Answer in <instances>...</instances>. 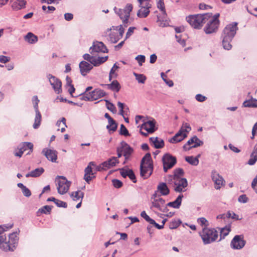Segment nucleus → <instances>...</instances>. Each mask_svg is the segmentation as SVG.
<instances>
[{
  "label": "nucleus",
  "mask_w": 257,
  "mask_h": 257,
  "mask_svg": "<svg viewBox=\"0 0 257 257\" xmlns=\"http://www.w3.org/2000/svg\"><path fill=\"white\" fill-rule=\"evenodd\" d=\"M12 227L13 224L0 225V242H1L0 248L5 251H14L18 244L19 239L17 236V232L10 234L8 241H5L6 240L5 231Z\"/></svg>",
  "instance_id": "f257e3e1"
},
{
  "label": "nucleus",
  "mask_w": 257,
  "mask_h": 257,
  "mask_svg": "<svg viewBox=\"0 0 257 257\" xmlns=\"http://www.w3.org/2000/svg\"><path fill=\"white\" fill-rule=\"evenodd\" d=\"M119 162H103L100 165L97 166L94 162H90L87 167L84 170L83 179L89 183L93 178H95V174L97 171L106 170L111 167L115 166Z\"/></svg>",
  "instance_id": "f03ea898"
},
{
  "label": "nucleus",
  "mask_w": 257,
  "mask_h": 257,
  "mask_svg": "<svg viewBox=\"0 0 257 257\" xmlns=\"http://www.w3.org/2000/svg\"><path fill=\"white\" fill-rule=\"evenodd\" d=\"M209 15L207 13L190 15L186 18L187 22L192 27L196 29H200L203 24L205 23L209 18Z\"/></svg>",
  "instance_id": "7ed1b4c3"
},
{
  "label": "nucleus",
  "mask_w": 257,
  "mask_h": 257,
  "mask_svg": "<svg viewBox=\"0 0 257 257\" xmlns=\"http://www.w3.org/2000/svg\"><path fill=\"white\" fill-rule=\"evenodd\" d=\"M124 30V28L121 25L116 27L112 26L105 32V36L108 37L111 42L115 43L122 38Z\"/></svg>",
  "instance_id": "20e7f679"
},
{
  "label": "nucleus",
  "mask_w": 257,
  "mask_h": 257,
  "mask_svg": "<svg viewBox=\"0 0 257 257\" xmlns=\"http://www.w3.org/2000/svg\"><path fill=\"white\" fill-rule=\"evenodd\" d=\"M207 14H209V17L207 19V24L204 27V32L206 34L215 33L217 31L219 25V20L218 19L219 14H216L213 16H212L211 13H207Z\"/></svg>",
  "instance_id": "39448f33"
},
{
  "label": "nucleus",
  "mask_w": 257,
  "mask_h": 257,
  "mask_svg": "<svg viewBox=\"0 0 257 257\" xmlns=\"http://www.w3.org/2000/svg\"><path fill=\"white\" fill-rule=\"evenodd\" d=\"M55 182L57 185L58 193L63 195L68 192L71 185V182L68 181L65 177L57 176L55 178Z\"/></svg>",
  "instance_id": "423d86ee"
},
{
  "label": "nucleus",
  "mask_w": 257,
  "mask_h": 257,
  "mask_svg": "<svg viewBox=\"0 0 257 257\" xmlns=\"http://www.w3.org/2000/svg\"><path fill=\"white\" fill-rule=\"evenodd\" d=\"M200 236L204 244H207L216 240L218 237V232L213 228H204L200 233Z\"/></svg>",
  "instance_id": "0eeeda50"
},
{
  "label": "nucleus",
  "mask_w": 257,
  "mask_h": 257,
  "mask_svg": "<svg viewBox=\"0 0 257 257\" xmlns=\"http://www.w3.org/2000/svg\"><path fill=\"white\" fill-rule=\"evenodd\" d=\"M191 130L190 124L185 122L182 124L179 132L170 139L171 143H176L181 142L187 137V133Z\"/></svg>",
  "instance_id": "6e6552de"
},
{
  "label": "nucleus",
  "mask_w": 257,
  "mask_h": 257,
  "mask_svg": "<svg viewBox=\"0 0 257 257\" xmlns=\"http://www.w3.org/2000/svg\"><path fill=\"white\" fill-rule=\"evenodd\" d=\"M237 25L236 23H232L225 27L222 35V38H223V42H228L230 40L232 39L237 30Z\"/></svg>",
  "instance_id": "1a4fd4ad"
},
{
  "label": "nucleus",
  "mask_w": 257,
  "mask_h": 257,
  "mask_svg": "<svg viewBox=\"0 0 257 257\" xmlns=\"http://www.w3.org/2000/svg\"><path fill=\"white\" fill-rule=\"evenodd\" d=\"M153 171V162H141L140 175L144 179L148 178Z\"/></svg>",
  "instance_id": "9d476101"
},
{
  "label": "nucleus",
  "mask_w": 257,
  "mask_h": 257,
  "mask_svg": "<svg viewBox=\"0 0 257 257\" xmlns=\"http://www.w3.org/2000/svg\"><path fill=\"white\" fill-rule=\"evenodd\" d=\"M156 121L155 119L144 122L141 125L140 133L144 136L147 137L148 134L153 133L157 128H155Z\"/></svg>",
  "instance_id": "9b49d317"
},
{
  "label": "nucleus",
  "mask_w": 257,
  "mask_h": 257,
  "mask_svg": "<svg viewBox=\"0 0 257 257\" xmlns=\"http://www.w3.org/2000/svg\"><path fill=\"white\" fill-rule=\"evenodd\" d=\"M133 151V149L127 143L122 142L120 144V147L117 148L118 156L120 157L123 155L125 160L129 159Z\"/></svg>",
  "instance_id": "f8f14e48"
},
{
  "label": "nucleus",
  "mask_w": 257,
  "mask_h": 257,
  "mask_svg": "<svg viewBox=\"0 0 257 257\" xmlns=\"http://www.w3.org/2000/svg\"><path fill=\"white\" fill-rule=\"evenodd\" d=\"M116 13L119 16L122 20L124 24L127 23L130 16V12L133 10V6L131 4H127L123 9H117L115 8Z\"/></svg>",
  "instance_id": "ddd939ff"
},
{
  "label": "nucleus",
  "mask_w": 257,
  "mask_h": 257,
  "mask_svg": "<svg viewBox=\"0 0 257 257\" xmlns=\"http://www.w3.org/2000/svg\"><path fill=\"white\" fill-rule=\"evenodd\" d=\"M106 95L105 92L100 89H95L90 92L85 94L84 99L88 101L97 100Z\"/></svg>",
  "instance_id": "4468645a"
},
{
  "label": "nucleus",
  "mask_w": 257,
  "mask_h": 257,
  "mask_svg": "<svg viewBox=\"0 0 257 257\" xmlns=\"http://www.w3.org/2000/svg\"><path fill=\"white\" fill-rule=\"evenodd\" d=\"M174 183L175 185L174 190L177 192L185 191V189L188 185V182L186 178H181L179 176L173 177Z\"/></svg>",
  "instance_id": "2eb2a0df"
},
{
  "label": "nucleus",
  "mask_w": 257,
  "mask_h": 257,
  "mask_svg": "<svg viewBox=\"0 0 257 257\" xmlns=\"http://www.w3.org/2000/svg\"><path fill=\"white\" fill-rule=\"evenodd\" d=\"M152 206L158 210H160L165 205V201L155 192L151 197Z\"/></svg>",
  "instance_id": "dca6fc26"
},
{
  "label": "nucleus",
  "mask_w": 257,
  "mask_h": 257,
  "mask_svg": "<svg viewBox=\"0 0 257 257\" xmlns=\"http://www.w3.org/2000/svg\"><path fill=\"white\" fill-rule=\"evenodd\" d=\"M33 99H34V101H35V102L34 108L35 109V112H36V116H35V122H34V123L33 124V127L35 129H36V128H38L39 127V126L40 125L42 116H41V114L38 109V104L39 101V100L38 99L37 96H34Z\"/></svg>",
  "instance_id": "f3484780"
},
{
  "label": "nucleus",
  "mask_w": 257,
  "mask_h": 257,
  "mask_svg": "<svg viewBox=\"0 0 257 257\" xmlns=\"http://www.w3.org/2000/svg\"><path fill=\"white\" fill-rule=\"evenodd\" d=\"M245 244V240L241 235H235L231 240L230 245L232 248L240 249L244 247Z\"/></svg>",
  "instance_id": "a211bd4d"
},
{
  "label": "nucleus",
  "mask_w": 257,
  "mask_h": 257,
  "mask_svg": "<svg viewBox=\"0 0 257 257\" xmlns=\"http://www.w3.org/2000/svg\"><path fill=\"white\" fill-rule=\"evenodd\" d=\"M48 78L54 91L58 94L60 93L62 91L61 81L51 74L48 75Z\"/></svg>",
  "instance_id": "6ab92c4d"
},
{
  "label": "nucleus",
  "mask_w": 257,
  "mask_h": 257,
  "mask_svg": "<svg viewBox=\"0 0 257 257\" xmlns=\"http://www.w3.org/2000/svg\"><path fill=\"white\" fill-rule=\"evenodd\" d=\"M203 144V142L201 141L196 136H194L189 140L186 144L184 145V149L185 150H189L193 148H196Z\"/></svg>",
  "instance_id": "aec40b11"
},
{
  "label": "nucleus",
  "mask_w": 257,
  "mask_h": 257,
  "mask_svg": "<svg viewBox=\"0 0 257 257\" xmlns=\"http://www.w3.org/2000/svg\"><path fill=\"white\" fill-rule=\"evenodd\" d=\"M90 52L93 54L94 53H107L108 50L102 42H96L93 43V45L90 48Z\"/></svg>",
  "instance_id": "412c9836"
},
{
  "label": "nucleus",
  "mask_w": 257,
  "mask_h": 257,
  "mask_svg": "<svg viewBox=\"0 0 257 257\" xmlns=\"http://www.w3.org/2000/svg\"><path fill=\"white\" fill-rule=\"evenodd\" d=\"M211 177L213 181L214 182L215 188L216 189H219L222 186L224 185L223 178L216 171H212Z\"/></svg>",
  "instance_id": "4be33fe9"
},
{
  "label": "nucleus",
  "mask_w": 257,
  "mask_h": 257,
  "mask_svg": "<svg viewBox=\"0 0 257 257\" xmlns=\"http://www.w3.org/2000/svg\"><path fill=\"white\" fill-rule=\"evenodd\" d=\"M93 68V66L88 62L83 61L79 64V68L81 73L82 75L85 76Z\"/></svg>",
  "instance_id": "5701e85b"
},
{
  "label": "nucleus",
  "mask_w": 257,
  "mask_h": 257,
  "mask_svg": "<svg viewBox=\"0 0 257 257\" xmlns=\"http://www.w3.org/2000/svg\"><path fill=\"white\" fill-rule=\"evenodd\" d=\"M45 156L50 161H56L57 159V152L53 150L46 149L43 150Z\"/></svg>",
  "instance_id": "b1692460"
},
{
  "label": "nucleus",
  "mask_w": 257,
  "mask_h": 257,
  "mask_svg": "<svg viewBox=\"0 0 257 257\" xmlns=\"http://www.w3.org/2000/svg\"><path fill=\"white\" fill-rule=\"evenodd\" d=\"M150 141L156 148H162L164 146V141L158 137H151L150 138Z\"/></svg>",
  "instance_id": "393cba45"
},
{
  "label": "nucleus",
  "mask_w": 257,
  "mask_h": 257,
  "mask_svg": "<svg viewBox=\"0 0 257 257\" xmlns=\"http://www.w3.org/2000/svg\"><path fill=\"white\" fill-rule=\"evenodd\" d=\"M183 197V195L182 194L179 195L175 201L167 203V206L174 208H179L181 204Z\"/></svg>",
  "instance_id": "a878e982"
},
{
  "label": "nucleus",
  "mask_w": 257,
  "mask_h": 257,
  "mask_svg": "<svg viewBox=\"0 0 257 257\" xmlns=\"http://www.w3.org/2000/svg\"><path fill=\"white\" fill-rule=\"evenodd\" d=\"M18 148L20 149V150H23V152L28 150L29 151L27 154H29L33 151V145L30 142H24L21 144Z\"/></svg>",
  "instance_id": "bb28decb"
},
{
  "label": "nucleus",
  "mask_w": 257,
  "mask_h": 257,
  "mask_svg": "<svg viewBox=\"0 0 257 257\" xmlns=\"http://www.w3.org/2000/svg\"><path fill=\"white\" fill-rule=\"evenodd\" d=\"M44 172V169L42 167L36 168V169L30 172L29 173L27 174L26 175V177H38L42 174Z\"/></svg>",
  "instance_id": "cd10ccee"
},
{
  "label": "nucleus",
  "mask_w": 257,
  "mask_h": 257,
  "mask_svg": "<svg viewBox=\"0 0 257 257\" xmlns=\"http://www.w3.org/2000/svg\"><path fill=\"white\" fill-rule=\"evenodd\" d=\"M141 9L138 12V16L140 18H146L150 13V8H151V5L148 7H140Z\"/></svg>",
  "instance_id": "c85d7f7f"
},
{
  "label": "nucleus",
  "mask_w": 257,
  "mask_h": 257,
  "mask_svg": "<svg viewBox=\"0 0 257 257\" xmlns=\"http://www.w3.org/2000/svg\"><path fill=\"white\" fill-rule=\"evenodd\" d=\"M107 88L113 91L118 92L121 86L117 80H113L110 84H107Z\"/></svg>",
  "instance_id": "c756f323"
},
{
  "label": "nucleus",
  "mask_w": 257,
  "mask_h": 257,
  "mask_svg": "<svg viewBox=\"0 0 257 257\" xmlns=\"http://www.w3.org/2000/svg\"><path fill=\"white\" fill-rule=\"evenodd\" d=\"M158 190L160 191L163 195H167L170 192L169 188L165 183H160L158 186Z\"/></svg>",
  "instance_id": "7c9ffc66"
},
{
  "label": "nucleus",
  "mask_w": 257,
  "mask_h": 257,
  "mask_svg": "<svg viewBox=\"0 0 257 257\" xmlns=\"http://www.w3.org/2000/svg\"><path fill=\"white\" fill-rule=\"evenodd\" d=\"M84 193L81 191L78 190L75 192H73L70 194V196L74 201H77L80 199H82L84 197Z\"/></svg>",
  "instance_id": "2f4dec72"
},
{
  "label": "nucleus",
  "mask_w": 257,
  "mask_h": 257,
  "mask_svg": "<svg viewBox=\"0 0 257 257\" xmlns=\"http://www.w3.org/2000/svg\"><path fill=\"white\" fill-rule=\"evenodd\" d=\"M18 187L22 189L24 195L27 197H29L31 195V192L29 188L26 187L23 183H19L17 184Z\"/></svg>",
  "instance_id": "473e14b6"
},
{
  "label": "nucleus",
  "mask_w": 257,
  "mask_h": 257,
  "mask_svg": "<svg viewBox=\"0 0 257 257\" xmlns=\"http://www.w3.org/2000/svg\"><path fill=\"white\" fill-rule=\"evenodd\" d=\"M244 107H257V99L251 98L248 100H245L243 103Z\"/></svg>",
  "instance_id": "72a5a7b5"
},
{
  "label": "nucleus",
  "mask_w": 257,
  "mask_h": 257,
  "mask_svg": "<svg viewBox=\"0 0 257 257\" xmlns=\"http://www.w3.org/2000/svg\"><path fill=\"white\" fill-rule=\"evenodd\" d=\"M25 39L29 43H35L38 41L37 37L34 35L33 33L29 32L25 37Z\"/></svg>",
  "instance_id": "f704fd0d"
},
{
  "label": "nucleus",
  "mask_w": 257,
  "mask_h": 257,
  "mask_svg": "<svg viewBox=\"0 0 257 257\" xmlns=\"http://www.w3.org/2000/svg\"><path fill=\"white\" fill-rule=\"evenodd\" d=\"M26 4V2L25 0H17L13 4L12 7L15 9H21L25 6Z\"/></svg>",
  "instance_id": "c9c22d12"
},
{
  "label": "nucleus",
  "mask_w": 257,
  "mask_h": 257,
  "mask_svg": "<svg viewBox=\"0 0 257 257\" xmlns=\"http://www.w3.org/2000/svg\"><path fill=\"white\" fill-rule=\"evenodd\" d=\"M117 124L115 120L112 118L108 121V124L106 126V128L109 131L114 132L117 128Z\"/></svg>",
  "instance_id": "e433bc0d"
},
{
  "label": "nucleus",
  "mask_w": 257,
  "mask_h": 257,
  "mask_svg": "<svg viewBox=\"0 0 257 257\" xmlns=\"http://www.w3.org/2000/svg\"><path fill=\"white\" fill-rule=\"evenodd\" d=\"M118 67L116 65V64H114L113 66L111 69L109 75V80L111 81L112 78H115L117 74L115 72V71L118 69Z\"/></svg>",
  "instance_id": "4c0bfd02"
},
{
  "label": "nucleus",
  "mask_w": 257,
  "mask_h": 257,
  "mask_svg": "<svg viewBox=\"0 0 257 257\" xmlns=\"http://www.w3.org/2000/svg\"><path fill=\"white\" fill-rule=\"evenodd\" d=\"M177 162H163V170L165 172H167L169 169H170L176 164Z\"/></svg>",
  "instance_id": "58836bf2"
},
{
  "label": "nucleus",
  "mask_w": 257,
  "mask_h": 257,
  "mask_svg": "<svg viewBox=\"0 0 257 257\" xmlns=\"http://www.w3.org/2000/svg\"><path fill=\"white\" fill-rule=\"evenodd\" d=\"M117 106L120 108V114L124 117V113L127 112V111L128 110V108L127 107H124V104L120 102H118L117 103Z\"/></svg>",
  "instance_id": "ea45409f"
},
{
  "label": "nucleus",
  "mask_w": 257,
  "mask_h": 257,
  "mask_svg": "<svg viewBox=\"0 0 257 257\" xmlns=\"http://www.w3.org/2000/svg\"><path fill=\"white\" fill-rule=\"evenodd\" d=\"M134 75H135L136 79L137 80L141 83H144L147 78L143 74H137L136 73H134Z\"/></svg>",
  "instance_id": "a19ab883"
},
{
  "label": "nucleus",
  "mask_w": 257,
  "mask_h": 257,
  "mask_svg": "<svg viewBox=\"0 0 257 257\" xmlns=\"http://www.w3.org/2000/svg\"><path fill=\"white\" fill-rule=\"evenodd\" d=\"M52 210V207L48 205H45L42 208H40L38 210L39 212L44 214H50Z\"/></svg>",
  "instance_id": "79ce46f5"
},
{
  "label": "nucleus",
  "mask_w": 257,
  "mask_h": 257,
  "mask_svg": "<svg viewBox=\"0 0 257 257\" xmlns=\"http://www.w3.org/2000/svg\"><path fill=\"white\" fill-rule=\"evenodd\" d=\"M230 231V229L229 227H226L222 228L220 230V239L222 238H224L226 235H227Z\"/></svg>",
  "instance_id": "37998d69"
},
{
  "label": "nucleus",
  "mask_w": 257,
  "mask_h": 257,
  "mask_svg": "<svg viewBox=\"0 0 257 257\" xmlns=\"http://www.w3.org/2000/svg\"><path fill=\"white\" fill-rule=\"evenodd\" d=\"M177 158L169 153L165 154L162 157V161H176Z\"/></svg>",
  "instance_id": "c03bdc74"
},
{
  "label": "nucleus",
  "mask_w": 257,
  "mask_h": 257,
  "mask_svg": "<svg viewBox=\"0 0 257 257\" xmlns=\"http://www.w3.org/2000/svg\"><path fill=\"white\" fill-rule=\"evenodd\" d=\"M105 101L106 102V106L107 108L112 112H115L116 109L115 106L112 103L110 102L108 100H105Z\"/></svg>",
  "instance_id": "a18cd8bd"
},
{
  "label": "nucleus",
  "mask_w": 257,
  "mask_h": 257,
  "mask_svg": "<svg viewBox=\"0 0 257 257\" xmlns=\"http://www.w3.org/2000/svg\"><path fill=\"white\" fill-rule=\"evenodd\" d=\"M164 0H158L157 3V7L159 9L163 14H166L165 5Z\"/></svg>",
  "instance_id": "49530a36"
},
{
  "label": "nucleus",
  "mask_w": 257,
  "mask_h": 257,
  "mask_svg": "<svg viewBox=\"0 0 257 257\" xmlns=\"http://www.w3.org/2000/svg\"><path fill=\"white\" fill-rule=\"evenodd\" d=\"M120 134L124 136H130L128 131L123 124H121L120 128Z\"/></svg>",
  "instance_id": "de8ad7c7"
},
{
  "label": "nucleus",
  "mask_w": 257,
  "mask_h": 257,
  "mask_svg": "<svg viewBox=\"0 0 257 257\" xmlns=\"http://www.w3.org/2000/svg\"><path fill=\"white\" fill-rule=\"evenodd\" d=\"M112 184L115 188H119L122 186V183L119 180L113 179L112 180Z\"/></svg>",
  "instance_id": "09e8293b"
},
{
  "label": "nucleus",
  "mask_w": 257,
  "mask_h": 257,
  "mask_svg": "<svg viewBox=\"0 0 257 257\" xmlns=\"http://www.w3.org/2000/svg\"><path fill=\"white\" fill-rule=\"evenodd\" d=\"M139 3V6L140 7H149L150 6V0H137Z\"/></svg>",
  "instance_id": "8fccbe9b"
},
{
  "label": "nucleus",
  "mask_w": 257,
  "mask_h": 257,
  "mask_svg": "<svg viewBox=\"0 0 257 257\" xmlns=\"http://www.w3.org/2000/svg\"><path fill=\"white\" fill-rule=\"evenodd\" d=\"M136 59L138 61L139 65L142 66L143 63L145 62L146 58L144 55H138L136 57Z\"/></svg>",
  "instance_id": "3c124183"
},
{
  "label": "nucleus",
  "mask_w": 257,
  "mask_h": 257,
  "mask_svg": "<svg viewBox=\"0 0 257 257\" xmlns=\"http://www.w3.org/2000/svg\"><path fill=\"white\" fill-rule=\"evenodd\" d=\"M232 40H230L228 42H225V43L223 42V38H222V45L224 49L226 50H230L232 48V45L230 44L231 41Z\"/></svg>",
  "instance_id": "603ef678"
},
{
  "label": "nucleus",
  "mask_w": 257,
  "mask_h": 257,
  "mask_svg": "<svg viewBox=\"0 0 257 257\" xmlns=\"http://www.w3.org/2000/svg\"><path fill=\"white\" fill-rule=\"evenodd\" d=\"M55 203L59 207L66 208L67 207V204L66 202L59 200L58 199L56 200V201H55Z\"/></svg>",
  "instance_id": "864d4df0"
},
{
  "label": "nucleus",
  "mask_w": 257,
  "mask_h": 257,
  "mask_svg": "<svg viewBox=\"0 0 257 257\" xmlns=\"http://www.w3.org/2000/svg\"><path fill=\"white\" fill-rule=\"evenodd\" d=\"M129 178L134 182H137L136 176L132 170H130L128 176Z\"/></svg>",
  "instance_id": "5fc2aeb1"
},
{
  "label": "nucleus",
  "mask_w": 257,
  "mask_h": 257,
  "mask_svg": "<svg viewBox=\"0 0 257 257\" xmlns=\"http://www.w3.org/2000/svg\"><path fill=\"white\" fill-rule=\"evenodd\" d=\"M238 202L240 203H245L248 201V198L245 194L240 195L238 198Z\"/></svg>",
  "instance_id": "6e6d98bb"
},
{
  "label": "nucleus",
  "mask_w": 257,
  "mask_h": 257,
  "mask_svg": "<svg viewBox=\"0 0 257 257\" xmlns=\"http://www.w3.org/2000/svg\"><path fill=\"white\" fill-rule=\"evenodd\" d=\"M226 216L227 218H231L232 219H238V215H237L235 213L233 212H231L230 211H228L226 214Z\"/></svg>",
  "instance_id": "4d7b16f0"
},
{
  "label": "nucleus",
  "mask_w": 257,
  "mask_h": 257,
  "mask_svg": "<svg viewBox=\"0 0 257 257\" xmlns=\"http://www.w3.org/2000/svg\"><path fill=\"white\" fill-rule=\"evenodd\" d=\"M90 62L94 66H97L100 65L99 62H98L97 58H95L93 56H92Z\"/></svg>",
  "instance_id": "13d9d810"
},
{
  "label": "nucleus",
  "mask_w": 257,
  "mask_h": 257,
  "mask_svg": "<svg viewBox=\"0 0 257 257\" xmlns=\"http://www.w3.org/2000/svg\"><path fill=\"white\" fill-rule=\"evenodd\" d=\"M149 223L153 225L159 229L163 228V225L159 224L158 223H156V221L153 219H152V220L150 221Z\"/></svg>",
  "instance_id": "bf43d9fd"
},
{
  "label": "nucleus",
  "mask_w": 257,
  "mask_h": 257,
  "mask_svg": "<svg viewBox=\"0 0 257 257\" xmlns=\"http://www.w3.org/2000/svg\"><path fill=\"white\" fill-rule=\"evenodd\" d=\"M141 216L144 218L146 221L148 222L149 223L150 221L152 220V218H151L146 213L145 211H143L141 213Z\"/></svg>",
  "instance_id": "052dcab7"
},
{
  "label": "nucleus",
  "mask_w": 257,
  "mask_h": 257,
  "mask_svg": "<svg viewBox=\"0 0 257 257\" xmlns=\"http://www.w3.org/2000/svg\"><path fill=\"white\" fill-rule=\"evenodd\" d=\"M196 99L199 102H203L206 99V97L200 94H198L195 96Z\"/></svg>",
  "instance_id": "680f3d73"
},
{
  "label": "nucleus",
  "mask_w": 257,
  "mask_h": 257,
  "mask_svg": "<svg viewBox=\"0 0 257 257\" xmlns=\"http://www.w3.org/2000/svg\"><path fill=\"white\" fill-rule=\"evenodd\" d=\"M183 174L184 172L183 169L181 168H178L175 171L174 177H175V176H176L181 177V176L183 175Z\"/></svg>",
  "instance_id": "e2e57ef3"
},
{
  "label": "nucleus",
  "mask_w": 257,
  "mask_h": 257,
  "mask_svg": "<svg viewBox=\"0 0 257 257\" xmlns=\"http://www.w3.org/2000/svg\"><path fill=\"white\" fill-rule=\"evenodd\" d=\"M135 29V27H130L125 36V40L128 39L134 33V31Z\"/></svg>",
  "instance_id": "0e129e2a"
},
{
  "label": "nucleus",
  "mask_w": 257,
  "mask_h": 257,
  "mask_svg": "<svg viewBox=\"0 0 257 257\" xmlns=\"http://www.w3.org/2000/svg\"><path fill=\"white\" fill-rule=\"evenodd\" d=\"M10 60V58L6 56H0V62L1 63H6Z\"/></svg>",
  "instance_id": "69168bd1"
},
{
  "label": "nucleus",
  "mask_w": 257,
  "mask_h": 257,
  "mask_svg": "<svg viewBox=\"0 0 257 257\" xmlns=\"http://www.w3.org/2000/svg\"><path fill=\"white\" fill-rule=\"evenodd\" d=\"M130 170V169H128V170H125V169H120V174L122 176V177H123V178H126V177H127Z\"/></svg>",
  "instance_id": "338daca9"
},
{
  "label": "nucleus",
  "mask_w": 257,
  "mask_h": 257,
  "mask_svg": "<svg viewBox=\"0 0 257 257\" xmlns=\"http://www.w3.org/2000/svg\"><path fill=\"white\" fill-rule=\"evenodd\" d=\"M249 161H257V150H254L251 155V158Z\"/></svg>",
  "instance_id": "774afa93"
}]
</instances>
